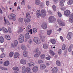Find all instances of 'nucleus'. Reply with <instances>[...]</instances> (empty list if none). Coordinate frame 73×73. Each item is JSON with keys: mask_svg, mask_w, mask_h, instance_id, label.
<instances>
[{"mask_svg": "<svg viewBox=\"0 0 73 73\" xmlns=\"http://www.w3.org/2000/svg\"><path fill=\"white\" fill-rule=\"evenodd\" d=\"M26 60H24V59L23 58L22 59L20 60L21 64H23L24 65L26 64Z\"/></svg>", "mask_w": 73, "mask_h": 73, "instance_id": "obj_18", "label": "nucleus"}, {"mask_svg": "<svg viewBox=\"0 0 73 73\" xmlns=\"http://www.w3.org/2000/svg\"><path fill=\"white\" fill-rule=\"evenodd\" d=\"M4 66H8L9 65V62L8 61H6L4 62Z\"/></svg>", "mask_w": 73, "mask_h": 73, "instance_id": "obj_20", "label": "nucleus"}, {"mask_svg": "<svg viewBox=\"0 0 73 73\" xmlns=\"http://www.w3.org/2000/svg\"><path fill=\"white\" fill-rule=\"evenodd\" d=\"M43 62V61L42 60H40L38 61V64H41Z\"/></svg>", "mask_w": 73, "mask_h": 73, "instance_id": "obj_53", "label": "nucleus"}, {"mask_svg": "<svg viewBox=\"0 0 73 73\" xmlns=\"http://www.w3.org/2000/svg\"><path fill=\"white\" fill-rule=\"evenodd\" d=\"M40 1L39 0H35V3L36 5H39Z\"/></svg>", "mask_w": 73, "mask_h": 73, "instance_id": "obj_29", "label": "nucleus"}, {"mask_svg": "<svg viewBox=\"0 0 73 73\" xmlns=\"http://www.w3.org/2000/svg\"><path fill=\"white\" fill-rule=\"evenodd\" d=\"M40 16L41 17H44L46 16V12L43 9L41 10Z\"/></svg>", "mask_w": 73, "mask_h": 73, "instance_id": "obj_5", "label": "nucleus"}, {"mask_svg": "<svg viewBox=\"0 0 73 73\" xmlns=\"http://www.w3.org/2000/svg\"><path fill=\"white\" fill-rule=\"evenodd\" d=\"M57 13L58 15V16L59 17H61V16H62V15H61V13L59 11Z\"/></svg>", "mask_w": 73, "mask_h": 73, "instance_id": "obj_51", "label": "nucleus"}, {"mask_svg": "<svg viewBox=\"0 0 73 73\" xmlns=\"http://www.w3.org/2000/svg\"><path fill=\"white\" fill-rule=\"evenodd\" d=\"M31 25H28L26 29L27 31L29 30V29H31Z\"/></svg>", "mask_w": 73, "mask_h": 73, "instance_id": "obj_47", "label": "nucleus"}, {"mask_svg": "<svg viewBox=\"0 0 73 73\" xmlns=\"http://www.w3.org/2000/svg\"><path fill=\"white\" fill-rule=\"evenodd\" d=\"M73 48V45L71 44L70 45V46L69 47L68 51L69 52H71V51H72V49Z\"/></svg>", "mask_w": 73, "mask_h": 73, "instance_id": "obj_19", "label": "nucleus"}, {"mask_svg": "<svg viewBox=\"0 0 73 73\" xmlns=\"http://www.w3.org/2000/svg\"><path fill=\"white\" fill-rule=\"evenodd\" d=\"M50 23H53L56 21V18L53 16H51L49 17Z\"/></svg>", "mask_w": 73, "mask_h": 73, "instance_id": "obj_6", "label": "nucleus"}, {"mask_svg": "<svg viewBox=\"0 0 73 73\" xmlns=\"http://www.w3.org/2000/svg\"><path fill=\"white\" fill-rule=\"evenodd\" d=\"M14 45L15 46H17V44H18V42L17 40H15L14 41Z\"/></svg>", "mask_w": 73, "mask_h": 73, "instance_id": "obj_39", "label": "nucleus"}, {"mask_svg": "<svg viewBox=\"0 0 73 73\" xmlns=\"http://www.w3.org/2000/svg\"><path fill=\"white\" fill-rule=\"evenodd\" d=\"M33 31V30H32V29H31L30 30L29 32L30 33H31V34H32V33H33V32H32Z\"/></svg>", "mask_w": 73, "mask_h": 73, "instance_id": "obj_58", "label": "nucleus"}, {"mask_svg": "<svg viewBox=\"0 0 73 73\" xmlns=\"http://www.w3.org/2000/svg\"><path fill=\"white\" fill-rule=\"evenodd\" d=\"M48 12L49 13H52V11L50 10H49Z\"/></svg>", "mask_w": 73, "mask_h": 73, "instance_id": "obj_64", "label": "nucleus"}, {"mask_svg": "<svg viewBox=\"0 0 73 73\" xmlns=\"http://www.w3.org/2000/svg\"><path fill=\"white\" fill-rule=\"evenodd\" d=\"M13 52H11L10 53L9 56L10 57H12L13 56Z\"/></svg>", "mask_w": 73, "mask_h": 73, "instance_id": "obj_45", "label": "nucleus"}, {"mask_svg": "<svg viewBox=\"0 0 73 73\" xmlns=\"http://www.w3.org/2000/svg\"><path fill=\"white\" fill-rule=\"evenodd\" d=\"M66 46H65V45L63 44L62 46V50H65L66 49Z\"/></svg>", "mask_w": 73, "mask_h": 73, "instance_id": "obj_38", "label": "nucleus"}, {"mask_svg": "<svg viewBox=\"0 0 73 73\" xmlns=\"http://www.w3.org/2000/svg\"><path fill=\"white\" fill-rule=\"evenodd\" d=\"M45 58V55L43 54L41 56V58Z\"/></svg>", "mask_w": 73, "mask_h": 73, "instance_id": "obj_61", "label": "nucleus"}, {"mask_svg": "<svg viewBox=\"0 0 73 73\" xmlns=\"http://www.w3.org/2000/svg\"><path fill=\"white\" fill-rule=\"evenodd\" d=\"M40 10H37L36 11V16H40Z\"/></svg>", "mask_w": 73, "mask_h": 73, "instance_id": "obj_36", "label": "nucleus"}, {"mask_svg": "<svg viewBox=\"0 0 73 73\" xmlns=\"http://www.w3.org/2000/svg\"><path fill=\"white\" fill-rule=\"evenodd\" d=\"M58 69L57 67H55L52 68L51 70L52 73H56L57 72Z\"/></svg>", "mask_w": 73, "mask_h": 73, "instance_id": "obj_11", "label": "nucleus"}, {"mask_svg": "<svg viewBox=\"0 0 73 73\" xmlns=\"http://www.w3.org/2000/svg\"><path fill=\"white\" fill-rule=\"evenodd\" d=\"M26 17L27 19H31V16H30V14L29 13V12H27L26 14Z\"/></svg>", "mask_w": 73, "mask_h": 73, "instance_id": "obj_26", "label": "nucleus"}, {"mask_svg": "<svg viewBox=\"0 0 73 73\" xmlns=\"http://www.w3.org/2000/svg\"><path fill=\"white\" fill-rule=\"evenodd\" d=\"M65 1V0H61L60 2V4L61 7H63L64 5V3Z\"/></svg>", "mask_w": 73, "mask_h": 73, "instance_id": "obj_14", "label": "nucleus"}, {"mask_svg": "<svg viewBox=\"0 0 73 73\" xmlns=\"http://www.w3.org/2000/svg\"><path fill=\"white\" fill-rule=\"evenodd\" d=\"M31 70L29 68L27 67L26 68V71L27 73H29V72H30Z\"/></svg>", "mask_w": 73, "mask_h": 73, "instance_id": "obj_37", "label": "nucleus"}, {"mask_svg": "<svg viewBox=\"0 0 73 73\" xmlns=\"http://www.w3.org/2000/svg\"><path fill=\"white\" fill-rule=\"evenodd\" d=\"M43 47L44 49H47L48 48V44H44Z\"/></svg>", "mask_w": 73, "mask_h": 73, "instance_id": "obj_40", "label": "nucleus"}, {"mask_svg": "<svg viewBox=\"0 0 73 73\" xmlns=\"http://www.w3.org/2000/svg\"><path fill=\"white\" fill-rule=\"evenodd\" d=\"M52 30H48L47 31V34L48 35H50L51 33H52Z\"/></svg>", "mask_w": 73, "mask_h": 73, "instance_id": "obj_33", "label": "nucleus"}, {"mask_svg": "<svg viewBox=\"0 0 73 73\" xmlns=\"http://www.w3.org/2000/svg\"><path fill=\"white\" fill-rule=\"evenodd\" d=\"M5 23L6 24H7V25H9V21H7V22H6Z\"/></svg>", "mask_w": 73, "mask_h": 73, "instance_id": "obj_63", "label": "nucleus"}, {"mask_svg": "<svg viewBox=\"0 0 73 73\" xmlns=\"http://www.w3.org/2000/svg\"><path fill=\"white\" fill-rule=\"evenodd\" d=\"M57 21L59 24L61 26H65V23H64V22L58 19Z\"/></svg>", "mask_w": 73, "mask_h": 73, "instance_id": "obj_7", "label": "nucleus"}, {"mask_svg": "<svg viewBox=\"0 0 73 73\" xmlns=\"http://www.w3.org/2000/svg\"><path fill=\"white\" fill-rule=\"evenodd\" d=\"M24 21L25 23H29V22H30L31 21V19H27V18H25L24 19Z\"/></svg>", "mask_w": 73, "mask_h": 73, "instance_id": "obj_30", "label": "nucleus"}, {"mask_svg": "<svg viewBox=\"0 0 73 73\" xmlns=\"http://www.w3.org/2000/svg\"><path fill=\"white\" fill-rule=\"evenodd\" d=\"M72 33L71 32H69L68 33L67 36V38H68V40H70V38L72 37Z\"/></svg>", "mask_w": 73, "mask_h": 73, "instance_id": "obj_10", "label": "nucleus"}, {"mask_svg": "<svg viewBox=\"0 0 73 73\" xmlns=\"http://www.w3.org/2000/svg\"><path fill=\"white\" fill-rule=\"evenodd\" d=\"M2 31H3V32L5 33H8V30L4 27H2Z\"/></svg>", "mask_w": 73, "mask_h": 73, "instance_id": "obj_24", "label": "nucleus"}, {"mask_svg": "<svg viewBox=\"0 0 73 73\" xmlns=\"http://www.w3.org/2000/svg\"><path fill=\"white\" fill-rule=\"evenodd\" d=\"M37 31V29L36 28H34L33 29V33H36V32Z\"/></svg>", "mask_w": 73, "mask_h": 73, "instance_id": "obj_46", "label": "nucleus"}, {"mask_svg": "<svg viewBox=\"0 0 73 73\" xmlns=\"http://www.w3.org/2000/svg\"><path fill=\"white\" fill-rule=\"evenodd\" d=\"M19 56H18L17 55H16V54H15L14 55V58H19Z\"/></svg>", "mask_w": 73, "mask_h": 73, "instance_id": "obj_57", "label": "nucleus"}, {"mask_svg": "<svg viewBox=\"0 0 73 73\" xmlns=\"http://www.w3.org/2000/svg\"><path fill=\"white\" fill-rule=\"evenodd\" d=\"M28 65L30 68H31L32 66H33L35 65V63L33 62H31L29 63Z\"/></svg>", "mask_w": 73, "mask_h": 73, "instance_id": "obj_13", "label": "nucleus"}, {"mask_svg": "<svg viewBox=\"0 0 73 73\" xmlns=\"http://www.w3.org/2000/svg\"><path fill=\"white\" fill-rule=\"evenodd\" d=\"M8 31L9 32V33H11L12 32V31H11V28H9L8 29Z\"/></svg>", "mask_w": 73, "mask_h": 73, "instance_id": "obj_59", "label": "nucleus"}, {"mask_svg": "<svg viewBox=\"0 0 73 73\" xmlns=\"http://www.w3.org/2000/svg\"><path fill=\"white\" fill-rule=\"evenodd\" d=\"M21 48L24 50H27V47L25 46H22L21 47Z\"/></svg>", "mask_w": 73, "mask_h": 73, "instance_id": "obj_43", "label": "nucleus"}, {"mask_svg": "<svg viewBox=\"0 0 73 73\" xmlns=\"http://www.w3.org/2000/svg\"><path fill=\"white\" fill-rule=\"evenodd\" d=\"M15 44L13 43H12L11 44V48H15Z\"/></svg>", "mask_w": 73, "mask_h": 73, "instance_id": "obj_52", "label": "nucleus"}, {"mask_svg": "<svg viewBox=\"0 0 73 73\" xmlns=\"http://www.w3.org/2000/svg\"><path fill=\"white\" fill-rule=\"evenodd\" d=\"M0 57L1 58H3V57H5V55L4 53L2 54Z\"/></svg>", "mask_w": 73, "mask_h": 73, "instance_id": "obj_49", "label": "nucleus"}, {"mask_svg": "<svg viewBox=\"0 0 73 73\" xmlns=\"http://www.w3.org/2000/svg\"><path fill=\"white\" fill-rule=\"evenodd\" d=\"M50 42H51L52 44H56V40L54 39H50Z\"/></svg>", "mask_w": 73, "mask_h": 73, "instance_id": "obj_15", "label": "nucleus"}, {"mask_svg": "<svg viewBox=\"0 0 73 73\" xmlns=\"http://www.w3.org/2000/svg\"><path fill=\"white\" fill-rule=\"evenodd\" d=\"M22 31H23V29L21 27H20L19 28L17 32L18 33H21Z\"/></svg>", "mask_w": 73, "mask_h": 73, "instance_id": "obj_32", "label": "nucleus"}, {"mask_svg": "<svg viewBox=\"0 0 73 73\" xmlns=\"http://www.w3.org/2000/svg\"><path fill=\"white\" fill-rule=\"evenodd\" d=\"M0 69L3 70H7V68L3 67L1 66L0 67Z\"/></svg>", "mask_w": 73, "mask_h": 73, "instance_id": "obj_48", "label": "nucleus"}, {"mask_svg": "<svg viewBox=\"0 0 73 73\" xmlns=\"http://www.w3.org/2000/svg\"><path fill=\"white\" fill-rule=\"evenodd\" d=\"M33 70L34 72H37L38 71V67L37 66H34L33 68Z\"/></svg>", "mask_w": 73, "mask_h": 73, "instance_id": "obj_12", "label": "nucleus"}, {"mask_svg": "<svg viewBox=\"0 0 73 73\" xmlns=\"http://www.w3.org/2000/svg\"><path fill=\"white\" fill-rule=\"evenodd\" d=\"M5 38H6V39L8 40H9L11 39V36H9L8 35H5Z\"/></svg>", "mask_w": 73, "mask_h": 73, "instance_id": "obj_31", "label": "nucleus"}, {"mask_svg": "<svg viewBox=\"0 0 73 73\" xmlns=\"http://www.w3.org/2000/svg\"><path fill=\"white\" fill-rule=\"evenodd\" d=\"M45 68H46V66L44 64H42L40 66V68L41 70H43Z\"/></svg>", "mask_w": 73, "mask_h": 73, "instance_id": "obj_16", "label": "nucleus"}, {"mask_svg": "<svg viewBox=\"0 0 73 73\" xmlns=\"http://www.w3.org/2000/svg\"><path fill=\"white\" fill-rule=\"evenodd\" d=\"M69 23H73V14L72 13L70 15V16L69 17Z\"/></svg>", "mask_w": 73, "mask_h": 73, "instance_id": "obj_8", "label": "nucleus"}, {"mask_svg": "<svg viewBox=\"0 0 73 73\" xmlns=\"http://www.w3.org/2000/svg\"><path fill=\"white\" fill-rule=\"evenodd\" d=\"M70 11L68 10L64 11V15L65 16L69 17L70 16Z\"/></svg>", "mask_w": 73, "mask_h": 73, "instance_id": "obj_4", "label": "nucleus"}, {"mask_svg": "<svg viewBox=\"0 0 73 73\" xmlns=\"http://www.w3.org/2000/svg\"><path fill=\"white\" fill-rule=\"evenodd\" d=\"M4 42V38H3V37L2 36L0 37V42L3 43V42Z\"/></svg>", "mask_w": 73, "mask_h": 73, "instance_id": "obj_28", "label": "nucleus"}, {"mask_svg": "<svg viewBox=\"0 0 73 73\" xmlns=\"http://www.w3.org/2000/svg\"><path fill=\"white\" fill-rule=\"evenodd\" d=\"M25 37L26 38V39H25V42H26L27 41H28V39L30 38V36L29 35V33H26L25 35Z\"/></svg>", "mask_w": 73, "mask_h": 73, "instance_id": "obj_9", "label": "nucleus"}, {"mask_svg": "<svg viewBox=\"0 0 73 73\" xmlns=\"http://www.w3.org/2000/svg\"><path fill=\"white\" fill-rule=\"evenodd\" d=\"M18 40L19 41V42H20V43L23 42V41H24V35L22 34H21L19 36Z\"/></svg>", "mask_w": 73, "mask_h": 73, "instance_id": "obj_2", "label": "nucleus"}, {"mask_svg": "<svg viewBox=\"0 0 73 73\" xmlns=\"http://www.w3.org/2000/svg\"><path fill=\"white\" fill-rule=\"evenodd\" d=\"M15 54L16 55V56H17L18 57H19V56L20 55V54H19V53L17 52H15Z\"/></svg>", "mask_w": 73, "mask_h": 73, "instance_id": "obj_54", "label": "nucleus"}, {"mask_svg": "<svg viewBox=\"0 0 73 73\" xmlns=\"http://www.w3.org/2000/svg\"><path fill=\"white\" fill-rule=\"evenodd\" d=\"M16 15L14 14H11L8 16L9 19L10 20H13V21H16Z\"/></svg>", "mask_w": 73, "mask_h": 73, "instance_id": "obj_1", "label": "nucleus"}, {"mask_svg": "<svg viewBox=\"0 0 73 73\" xmlns=\"http://www.w3.org/2000/svg\"><path fill=\"white\" fill-rule=\"evenodd\" d=\"M22 71L23 73H24L26 72V68H25V67L23 66L22 67Z\"/></svg>", "mask_w": 73, "mask_h": 73, "instance_id": "obj_27", "label": "nucleus"}, {"mask_svg": "<svg viewBox=\"0 0 73 73\" xmlns=\"http://www.w3.org/2000/svg\"><path fill=\"white\" fill-rule=\"evenodd\" d=\"M67 3L68 5H71L73 3V0H68V2Z\"/></svg>", "mask_w": 73, "mask_h": 73, "instance_id": "obj_22", "label": "nucleus"}, {"mask_svg": "<svg viewBox=\"0 0 73 73\" xmlns=\"http://www.w3.org/2000/svg\"><path fill=\"white\" fill-rule=\"evenodd\" d=\"M41 27L43 29H46L47 28V25H46V23H44L41 26Z\"/></svg>", "mask_w": 73, "mask_h": 73, "instance_id": "obj_17", "label": "nucleus"}, {"mask_svg": "<svg viewBox=\"0 0 73 73\" xmlns=\"http://www.w3.org/2000/svg\"><path fill=\"white\" fill-rule=\"evenodd\" d=\"M56 64L58 66H61V62H60V61L59 60H57L56 62Z\"/></svg>", "mask_w": 73, "mask_h": 73, "instance_id": "obj_34", "label": "nucleus"}, {"mask_svg": "<svg viewBox=\"0 0 73 73\" xmlns=\"http://www.w3.org/2000/svg\"><path fill=\"white\" fill-rule=\"evenodd\" d=\"M24 20V18H20L18 20V21L20 23H22Z\"/></svg>", "mask_w": 73, "mask_h": 73, "instance_id": "obj_35", "label": "nucleus"}, {"mask_svg": "<svg viewBox=\"0 0 73 73\" xmlns=\"http://www.w3.org/2000/svg\"><path fill=\"white\" fill-rule=\"evenodd\" d=\"M46 5H47V6L49 5V1H46Z\"/></svg>", "mask_w": 73, "mask_h": 73, "instance_id": "obj_56", "label": "nucleus"}, {"mask_svg": "<svg viewBox=\"0 0 73 73\" xmlns=\"http://www.w3.org/2000/svg\"><path fill=\"white\" fill-rule=\"evenodd\" d=\"M50 58H51V57L50 56H49L47 57H46V60H50Z\"/></svg>", "mask_w": 73, "mask_h": 73, "instance_id": "obj_60", "label": "nucleus"}, {"mask_svg": "<svg viewBox=\"0 0 73 73\" xmlns=\"http://www.w3.org/2000/svg\"><path fill=\"white\" fill-rule=\"evenodd\" d=\"M64 55H66L67 54V50H66L64 51Z\"/></svg>", "mask_w": 73, "mask_h": 73, "instance_id": "obj_62", "label": "nucleus"}, {"mask_svg": "<svg viewBox=\"0 0 73 73\" xmlns=\"http://www.w3.org/2000/svg\"><path fill=\"white\" fill-rule=\"evenodd\" d=\"M39 50L38 48H36V49L34 50V52H35V53H39Z\"/></svg>", "mask_w": 73, "mask_h": 73, "instance_id": "obj_41", "label": "nucleus"}, {"mask_svg": "<svg viewBox=\"0 0 73 73\" xmlns=\"http://www.w3.org/2000/svg\"><path fill=\"white\" fill-rule=\"evenodd\" d=\"M33 41V40L31 39H30L29 40V44H32Z\"/></svg>", "mask_w": 73, "mask_h": 73, "instance_id": "obj_50", "label": "nucleus"}, {"mask_svg": "<svg viewBox=\"0 0 73 73\" xmlns=\"http://www.w3.org/2000/svg\"><path fill=\"white\" fill-rule=\"evenodd\" d=\"M33 41L37 44H40L41 43L40 40L39 38L37 37H35L33 39Z\"/></svg>", "mask_w": 73, "mask_h": 73, "instance_id": "obj_3", "label": "nucleus"}, {"mask_svg": "<svg viewBox=\"0 0 73 73\" xmlns=\"http://www.w3.org/2000/svg\"><path fill=\"white\" fill-rule=\"evenodd\" d=\"M40 54H41V52L39 51L38 53H36L34 55V57L36 58L38 57H39L40 55Z\"/></svg>", "mask_w": 73, "mask_h": 73, "instance_id": "obj_21", "label": "nucleus"}, {"mask_svg": "<svg viewBox=\"0 0 73 73\" xmlns=\"http://www.w3.org/2000/svg\"><path fill=\"white\" fill-rule=\"evenodd\" d=\"M23 56L24 57H27L28 56V52L27 51H24L23 52Z\"/></svg>", "mask_w": 73, "mask_h": 73, "instance_id": "obj_25", "label": "nucleus"}, {"mask_svg": "<svg viewBox=\"0 0 73 73\" xmlns=\"http://www.w3.org/2000/svg\"><path fill=\"white\" fill-rule=\"evenodd\" d=\"M13 70H17V71H19V68L17 67H14L13 68Z\"/></svg>", "mask_w": 73, "mask_h": 73, "instance_id": "obj_42", "label": "nucleus"}, {"mask_svg": "<svg viewBox=\"0 0 73 73\" xmlns=\"http://www.w3.org/2000/svg\"><path fill=\"white\" fill-rule=\"evenodd\" d=\"M52 8L54 11L55 12V11H56V6L53 5L52 6Z\"/></svg>", "mask_w": 73, "mask_h": 73, "instance_id": "obj_44", "label": "nucleus"}, {"mask_svg": "<svg viewBox=\"0 0 73 73\" xmlns=\"http://www.w3.org/2000/svg\"><path fill=\"white\" fill-rule=\"evenodd\" d=\"M60 39L61 40H62V41H64V38H63V37L62 36H61L60 37Z\"/></svg>", "mask_w": 73, "mask_h": 73, "instance_id": "obj_55", "label": "nucleus"}, {"mask_svg": "<svg viewBox=\"0 0 73 73\" xmlns=\"http://www.w3.org/2000/svg\"><path fill=\"white\" fill-rule=\"evenodd\" d=\"M40 40L44 42V41H45V36H40Z\"/></svg>", "mask_w": 73, "mask_h": 73, "instance_id": "obj_23", "label": "nucleus"}]
</instances>
